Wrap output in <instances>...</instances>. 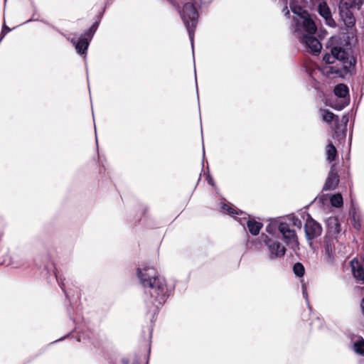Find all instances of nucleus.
Wrapping results in <instances>:
<instances>
[{
	"mask_svg": "<svg viewBox=\"0 0 364 364\" xmlns=\"http://www.w3.org/2000/svg\"><path fill=\"white\" fill-rule=\"evenodd\" d=\"M291 10L294 14L292 29L294 36L309 51L313 53H319L322 46L314 36L316 31L314 21L310 18L308 12L301 6H291Z\"/></svg>",
	"mask_w": 364,
	"mask_h": 364,
	"instance_id": "f257e3e1",
	"label": "nucleus"
},
{
	"mask_svg": "<svg viewBox=\"0 0 364 364\" xmlns=\"http://www.w3.org/2000/svg\"><path fill=\"white\" fill-rule=\"evenodd\" d=\"M138 277L144 288H149L151 297L159 304L165 302L168 296V291L165 280L157 275L156 269L151 267L138 268Z\"/></svg>",
	"mask_w": 364,
	"mask_h": 364,
	"instance_id": "f03ea898",
	"label": "nucleus"
},
{
	"mask_svg": "<svg viewBox=\"0 0 364 364\" xmlns=\"http://www.w3.org/2000/svg\"><path fill=\"white\" fill-rule=\"evenodd\" d=\"M326 65L320 68L321 73L329 78L343 76L348 67V53L341 46H333L323 57Z\"/></svg>",
	"mask_w": 364,
	"mask_h": 364,
	"instance_id": "7ed1b4c3",
	"label": "nucleus"
},
{
	"mask_svg": "<svg viewBox=\"0 0 364 364\" xmlns=\"http://www.w3.org/2000/svg\"><path fill=\"white\" fill-rule=\"evenodd\" d=\"M200 0H194L184 4L181 11H179L181 18L188 32L192 46H193L194 32L198 23V14L197 7L200 5Z\"/></svg>",
	"mask_w": 364,
	"mask_h": 364,
	"instance_id": "20e7f679",
	"label": "nucleus"
},
{
	"mask_svg": "<svg viewBox=\"0 0 364 364\" xmlns=\"http://www.w3.org/2000/svg\"><path fill=\"white\" fill-rule=\"evenodd\" d=\"M341 231V225L336 219H331L328 224V234L334 236V238L329 236L326 237L323 245V259L331 264L335 262L337 252L336 250V243L337 242V237L335 235L339 234Z\"/></svg>",
	"mask_w": 364,
	"mask_h": 364,
	"instance_id": "39448f33",
	"label": "nucleus"
},
{
	"mask_svg": "<svg viewBox=\"0 0 364 364\" xmlns=\"http://www.w3.org/2000/svg\"><path fill=\"white\" fill-rule=\"evenodd\" d=\"M305 235L309 242L316 239L322 233L321 225L314 220L309 214H307V218L304 225Z\"/></svg>",
	"mask_w": 364,
	"mask_h": 364,
	"instance_id": "423d86ee",
	"label": "nucleus"
},
{
	"mask_svg": "<svg viewBox=\"0 0 364 364\" xmlns=\"http://www.w3.org/2000/svg\"><path fill=\"white\" fill-rule=\"evenodd\" d=\"M264 242L268 247L270 259L282 257L286 252V249L279 242L265 236Z\"/></svg>",
	"mask_w": 364,
	"mask_h": 364,
	"instance_id": "0eeeda50",
	"label": "nucleus"
},
{
	"mask_svg": "<svg viewBox=\"0 0 364 364\" xmlns=\"http://www.w3.org/2000/svg\"><path fill=\"white\" fill-rule=\"evenodd\" d=\"M278 228L287 245L291 246V248L298 247L299 242L296 234L294 230L290 229L289 224L281 223Z\"/></svg>",
	"mask_w": 364,
	"mask_h": 364,
	"instance_id": "6e6552de",
	"label": "nucleus"
},
{
	"mask_svg": "<svg viewBox=\"0 0 364 364\" xmlns=\"http://www.w3.org/2000/svg\"><path fill=\"white\" fill-rule=\"evenodd\" d=\"M318 12L323 18L327 26L335 28L336 23L332 17L331 9L325 0H318Z\"/></svg>",
	"mask_w": 364,
	"mask_h": 364,
	"instance_id": "1a4fd4ad",
	"label": "nucleus"
},
{
	"mask_svg": "<svg viewBox=\"0 0 364 364\" xmlns=\"http://www.w3.org/2000/svg\"><path fill=\"white\" fill-rule=\"evenodd\" d=\"M91 39V35L89 33H83L77 41L75 38H68L75 46L77 52L80 55L86 53Z\"/></svg>",
	"mask_w": 364,
	"mask_h": 364,
	"instance_id": "9d476101",
	"label": "nucleus"
},
{
	"mask_svg": "<svg viewBox=\"0 0 364 364\" xmlns=\"http://www.w3.org/2000/svg\"><path fill=\"white\" fill-rule=\"evenodd\" d=\"M350 8L343 4L340 3L338 6L339 14L344 24L348 27H353L355 23V18Z\"/></svg>",
	"mask_w": 364,
	"mask_h": 364,
	"instance_id": "9b49d317",
	"label": "nucleus"
},
{
	"mask_svg": "<svg viewBox=\"0 0 364 364\" xmlns=\"http://www.w3.org/2000/svg\"><path fill=\"white\" fill-rule=\"evenodd\" d=\"M339 182V178L337 173L335 171V164L331 167L327 180L323 187L324 191L331 190L336 188Z\"/></svg>",
	"mask_w": 364,
	"mask_h": 364,
	"instance_id": "f8f14e48",
	"label": "nucleus"
},
{
	"mask_svg": "<svg viewBox=\"0 0 364 364\" xmlns=\"http://www.w3.org/2000/svg\"><path fill=\"white\" fill-rule=\"evenodd\" d=\"M352 272L355 278L364 284V267L359 261L353 259L350 262Z\"/></svg>",
	"mask_w": 364,
	"mask_h": 364,
	"instance_id": "ddd939ff",
	"label": "nucleus"
},
{
	"mask_svg": "<svg viewBox=\"0 0 364 364\" xmlns=\"http://www.w3.org/2000/svg\"><path fill=\"white\" fill-rule=\"evenodd\" d=\"M333 92L337 97L348 100V87L345 84L337 85L333 90Z\"/></svg>",
	"mask_w": 364,
	"mask_h": 364,
	"instance_id": "4468645a",
	"label": "nucleus"
},
{
	"mask_svg": "<svg viewBox=\"0 0 364 364\" xmlns=\"http://www.w3.org/2000/svg\"><path fill=\"white\" fill-rule=\"evenodd\" d=\"M247 226L252 235H257L262 228V224L255 220H248L247 221Z\"/></svg>",
	"mask_w": 364,
	"mask_h": 364,
	"instance_id": "2eb2a0df",
	"label": "nucleus"
},
{
	"mask_svg": "<svg viewBox=\"0 0 364 364\" xmlns=\"http://www.w3.org/2000/svg\"><path fill=\"white\" fill-rule=\"evenodd\" d=\"M326 155L327 160L330 162L335 161L336 159L337 150L331 142L328 143L326 146Z\"/></svg>",
	"mask_w": 364,
	"mask_h": 364,
	"instance_id": "dca6fc26",
	"label": "nucleus"
},
{
	"mask_svg": "<svg viewBox=\"0 0 364 364\" xmlns=\"http://www.w3.org/2000/svg\"><path fill=\"white\" fill-rule=\"evenodd\" d=\"M340 3L350 8L359 10L363 4V0H341Z\"/></svg>",
	"mask_w": 364,
	"mask_h": 364,
	"instance_id": "f3484780",
	"label": "nucleus"
},
{
	"mask_svg": "<svg viewBox=\"0 0 364 364\" xmlns=\"http://www.w3.org/2000/svg\"><path fill=\"white\" fill-rule=\"evenodd\" d=\"M353 350L359 355H364V339L358 338L353 343Z\"/></svg>",
	"mask_w": 364,
	"mask_h": 364,
	"instance_id": "a211bd4d",
	"label": "nucleus"
},
{
	"mask_svg": "<svg viewBox=\"0 0 364 364\" xmlns=\"http://www.w3.org/2000/svg\"><path fill=\"white\" fill-rule=\"evenodd\" d=\"M320 112L323 120L327 123H331L336 117L338 119V117L327 109H321Z\"/></svg>",
	"mask_w": 364,
	"mask_h": 364,
	"instance_id": "6ab92c4d",
	"label": "nucleus"
},
{
	"mask_svg": "<svg viewBox=\"0 0 364 364\" xmlns=\"http://www.w3.org/2000/svg\"><path fill=\"white\" fill-rule=\"evenodd\" d=\"M343 197L341 194H335L331 198V203L333 207L340 208L343 205Z\"/></svg>",
	"mask_w": 364,
	"mask_h": 364,
	"instance_id": "aec40b11",
	"label": "nucleus"
},
{
	"mask_svg": "<svg viewBox=\"0 0 364 364\" xmlns=\"http://www.w3.org/2000/svg\"><path fill=\"white\" fill-rule=\"evenodd\" d=\"M293 270L297 277H302L304 274V267L301 263L297 262L294 265Z\"/></svg>",
	"mask_w": 364,
	"mask_h": 364,
	"instance_id": "412c9836",
	"label": "nucleus"
},
{
	"mask_svg": "<svg viewBox=\"0 0 364 364\" xmlns=\"http://www.w3.org/2000/svg\"><path fill=\"white\" fill-rule=\"evenodd\" d=\"M222 209L226 212L228 213L230 215L237 214V212H236L232 208L230 207L228 205L223 204L222 205Z\"/></svg>",
	"mask_w": 364,
	"mask_h": 364,
	"instance_id": "4be33fe9",
	"label": "nucleus"
},
{
	"mask_svg": "<svg viewBox=\"0 0 364 364\" xmlns=\"http://www.w3.org/2000/svg\"><path fill=\"white\" fill-rule=\"evenodd\" d=\"M55 274L56 279H57L59 285L60 286L62 290L65 292L66 296H68V294L65 292V289H64V286L65 285H64V283L63 282V279L60 277V276L58 275V274L57 272H55Z\"/></svg>",
	"mask_w": 364,
	"mask_h": 364,
	"instance_id": "5701e85b",
	"label": "nucleus"
},
{
	"mask_svg": "<svg viewBox=\"0 0 364 364\" xmlns=\"http://www.w3.org/2000/svg\"><path fill=\"white\" fill-rule=\"evenodd\" d=\"M292 223L294 226L298 227L299 228H301L302 226L301 220L296 217L292 218Z\"/></svg>",
	"mask_w": 364,
	"mask_h": 364,
	"instance_id": "b1692460",
	"label": "nucleus"
},
{
	"mask_svg": "<svg viewBox=\"0 0 364 364\" xmlns=\"http://www.w3.org/2000/svg\"><path fill=\"white\" fill-rule=\"evenodd\" d=\"M97 23L93 24L87 31H86L85 33H89L91 35V38H92L93 35H94V33L95 32V31L97 30Z\"/></svg>",
	"mask_w": 364,
	"mask_h": 364,
	"instance_id": "393cba45",
	"label": "nucleus"
},
{
	"mask_svg": "<svg viewBox=\"0 0 364 364\" xmlns=\"http://www.w3.org/2000/svg\"><path fill=\"white\" fill-rule=\"evenodd\" d=\"M302 294L309 304V299H308V294H307L306 285L304 284H302Z\"/></svg>",
	"mask_w": 364,
	"mask_h": 364,
	"instance_id": "a878e982",
	"label": "nucleus"
},
{
	"mask_svg": "<svg viewBox=\"0 0 364 364\" xmlns=\"http://www.w3.org/2000/svg\"><path fill=\"white\" fill-rule=\"evenodd\" d=\"M282 12L284 14L285 16H288L289 14V11L288 10L287 6H285L283 9Z\"/></svg>",
	"mask_w": 364,
	"mask_h": 364,
	"instance_id": "bb28decb",
	"label": "nucleus"
},
{
	"mask_svg": "<svg viewBox=\"0 0 364 364\" xmlns=\"http://www.w3.org/2000/svg\"><path fill=\"white\" fill-rule=\"evenodd\" d=\"M360 307H361V309H362L363 314L364 316V298L361 301Z\"/></svg>",
	"mask_w": 364,
	"mask_h": 364,
	"instance_id": "cd10ccee",
	"label": "nucleus"
},
{
	"mask_svg": "<svg viewBox=\"0 0 364 364\" xmlns=\"http://www.w3.org/2000/svg\"><path fill=\"white\" fill-rule=\"evenodd\" d=\"M208 182L209 184L213 186L214 185V183H213V179L210 177H208Z\"/></svg>",
	"mask_w": 364,
	"mask_h": 364,
	"instance_id": "c85d7f7f",
	"label": "nucleus"
},
{
	"mask_svg": "<svg viewBox=\"0 0 364 364\" xmlns=\"http://www.w3.org/2000/svg\"><path fill=\"white\" fill-rule=\"evenodd\" d=\"M272 225H269L267 227V231L272 233Z\"/></svg>",
	"mask_w": 364,
	"mask_h": 364,
	"instance_id": "c756f323",
	"label": "nucleus"
},
{
	"mask_svg": "<svg viewBox=\"0 0 364 364\" xmlns=\"http://www.w3.org/2000/svg\"><path fill=\"white\" fill-rule=\"evenodd\" d=\"M354 227L356 228V229H359L360 228V225L359 224H355L354 225Z\"/></svg>",
	"mask_w": 364,
	"mask_h": 364,
	"instance_id": "7c9ffc66",
	"label": "nucleus"
},
{
	"mask_svg": "<svg viewBox=\"0 0 364 364\" xmlns=\"http://www.w3.org/2000/svg\"><path fill=\"white\" fill-rule=\"evenodd\" d=\"M132 364H139L138 362H134Z\"/></svg>",
	"mask_w": 364,
	"mask_h": 364,
	"instance_id": "2f4dec72",
	"label": "nucleus"
}]
</instances>
